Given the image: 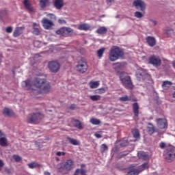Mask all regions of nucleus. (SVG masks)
I'll return each mask as SVG.
<instances>
[{"label":"nucleus","mask_w":175,"mask_h":175,"mask_svg":"<svg viewBox=\"0 0 175 175\" xmlns=\"http://www.w3.org/2000/svg\"><path fill=\"white\" fill-rule=\"evenodd\" d=\"M122 57H124V50L118 46H113L111 48L109 54V59L111 62L117 61Z\"/></svg>","instance_id":"obj_1"},{"label":"nucleus","mask_w":175,"mask_h":175,"mask_svg":"<svg viewBox=\"0 0 175 175\" xmlns=\"http://www.w3.org/2000/svg\"><path fill=\"white\" fill-rule=\"evenodd\" d=\"M163 157L167 162H173L175 159V147L173 146H168L164 151Z\"/></svg>","instance_id":"obj_2"},{"label":"nucleus","mask_w":175,"mask_h":175,"mask_svg":"<svg viewBox=\"0 0 175 175\" xmlns=\"http://www.w3.org/2000/svg\"><path fill=\"white\" fill-rule=\"evenodd\" d=\"M120 79L125 88H127L128 90H132L133 88V83H132L131 77L128 75L124 76V74H121L120 76Z\"/></svg>","instance_id":"obj_3"},{"label":"nucleus","mask_w":175,"mask_h":175,"mask_svg":"<svg viewBox=\"0 0 175 175\" xmlns=\"http://www.w3.org/2000/svg\"><path fill=\"white\" fill-rule=\"evenodd\" d=\"M88 69V66L87 65V62H85L84 59H81L76 66V70L77 72H79V73H85Z\"/></svg>","instance_id":"obj_4"},{"label":"nucleus","mask_w":175,"mask_h":175,"mask_svg":"<svg viewBox=\"0 0 175 175\" xmlns=\"http://www.w3.org/2000/svg\"><path fill=\"white\" fill-rule=\"evenodd\" d=\"M136 77L139 81H144L146 79H150V75L144 69L140 68L137 70Z\"/></svg>","instance_id":"obj_5"},{"label":"nucleus","mask_w":175,"mask_h":175,"mask_svg":"<svg viewBox=\"0 0 175 175\" xmlns=\"http://www.w3.org/2000/svg\"><path fill=\"white\" fill-rule=\"evenodd\" d=\"M57 35H61L64 38H68L69 33H73V29L70 27H63L57 31H56Z\"/></svg>","instance_id":"obj_6"},{"label":"nucleus","mask_w":175,"mask_h":175,"mask_svg":"<svg viewBox=\"0 0 175 175\" xmlns=\"http://www.w3.org/2000/svg\"><path fill=\"white\" fill-rule=\"evenodd\" d=\"M43 118V115L40 114V113H33L31 117L28 120V122L29 124H36L39 120Z\"/></svg>","instance_id":"obj_7"},{"label":"nucleus","mask_w":175,"mask_h":175,"mask_svg":"<svg viewBox=\"0 0 175 175\" xmlns=\"http://www.w3.org/2000/svg\"><path fill=\"white\" fill-rule=\"evenodd\" d=\"M133 5L136 8V9H139L142 12H144V10H146V3L142 0H135Z\"/></svg>","instance_id":"obj_8"},{"label":"nucleus","mask_w":175,"mask_h":175,"mask_svg":"<svg viewBox=\"0 0 175 175\" xmlns=\"http://www.w3.org/2000/svg\"><path fill=\"white\" fill-rule=\"evenodd\" d=\"M149 62L151 65H153L155 68H158V66H161V58L157 56H151L149 58Z\"/></svg>","instance_id":"obj_9"},{"label":"nucleus","mask_w":175,"mask_h":175,"mask_svg":"<svg viewBox=\"0 0 175 175\" xmlns=\"http://www.w3.org/2000/svg\"><path fill=\"white\" fill-rule=\"evenodd\" d=\"M156 122L159 129H166L167 128V120L165 118H158L156 120Z\"/></svg>","instance_id":"obj_10"},{"label":"nucleus","mask_w":175,"mask_h":175,"mask_svg":"<svg viewBox=\"0 0 175 175\" xmlns=\"http://www.w3.org/2000/svg\"><path fill=\"white\" fill-rule=\"evenodd\" d=\"M49 68L50 69L51 72L57 73V72L59 70V63L54 61L50 62L49 63Z\"/></svg>","instance_id":"obj_11"},{"label":"nucleus","mask_w":175,"mask_h":175,"mask_svg":"<svg viewBox=\"0 0 175 175\" xmlns=\"http://www.w3.org/2000/svg\"><path fill=\"white\" fill-rule=\"evenodd\" d=\"M46 84V79H42L40 77L36 78L33 81V85L35 87H37V88L42 89V87Z\"/></svg>","instance_id":"obj_12"},{"label":"nucleus","mask_w":175,"mask_h":175,"mask_svg":"<svg viewBox=\"0 0 175 175\" xmlns=\"http://www.w3.org/2000/svg\"><path fill=\"white\" fill-rule=\"evenodd\" d=\"M42 27H44V29H50L53 25H54V23L53 21L49 20L47 18H44L42 21Z\"/></svg>","instance_id":"obj_13"},{"label":"nucleus","mask_w":175,"mask_h":175,"mask_svg":"<svg viewBox=\"0 0 175 175\" xmlns=\"http://www.w3.org/2000/svg\"><path fill=\"white\" fill-rule=\"evenodd\" d=\"M53 6L57 10H61V9L65 6V3L64 0H54Z\"/></svg>","instance_id":"obj_14"},{"label":"nucleus","mask_w":175,"mask_h":175,"mask_svg":"<svg viewBox=\"0 0 175 175\" xmlns=\"http://www.w3.org/2000/svg\"><path fill=\"white\" fill-rule=\"evenodd\" d=\"M50 90H51V85L50 83H46L42 88H41L39 91L40 94H47V92H50Z\"/></svg>","instance_id":"obj_15"},{"label":"nucleus","mask_w":175,"mask_h":175,"mask_svg":"<svg viewBox=\"0 0 175 175\" xmlns=\"http://www.w3.org/2000/svg\"><path fill=\"white\" fill-rule=\"evenodd\" d=\"M146 40L150 47H154L157 44V40L152 36L146 37Z\"/></svg>","instance_id":"obj_16"},{"label":"nucleus","mask_w":175,"mask_h":175,"mask_svg":"<svg viewBox=\"0 0 175 175\" xmlns=\"http://www.w3.org/2000/svg\"><path fill=\"white\" fill-rule=\"evenodd\" d=\"M23 5L28 12H34L32 4H31V1H29V0H24Z\"/></svg>","instance_id":"obj_17"},{"label":"nucleus","mask_w":175,"mask_h":175,"mask_svg":"<svg viewBox=\"0 0 175 175\" xmlns=\"http://www.w3.org/2000/svg\"><path fill=\"white\" fill-rule=\"evenodd\" d=\"M23 31H24V27H16L13 33L14 38H17L20 36L21 33H23Z\"/></svg>","instance_id":"obj_18"},{"label":"nucleus","mask_w":175,"mask_h":175,"mask_svg":"<svg viewBox=\"0 0 175 175\" xmlns=\"http://www.w3.org/2000/svg\"><path fill=\"white\" fill-rule=\"evenodd\" d=\"M73 166V161L71 159L68 160L64 165V169L66 170H71Z\"/></svg>","instance_id":"obj_19"},{"label":"nucleus","mask_w":175,"mask_h":175,"mask_svg":"<svg viewBox=\"0 0 175 175\" xmlns=\"http://www.w3.org/2000/svg\"><path fill=\"white\" fill-rule=\"evenodd\" d=\"M140 174V170L138 169H135L134 167L129 168V172L127 175H139Z\"/></svg>","instance_id":"obj_20"},{"label":"nucleus","mask_w":175,"mask_h":175,"mask_svg":"<svg viewBox=\"0 0 175 175\" xmlns=\"http://www.w3.org/2000/svg\"><path fill=\"white\" fill-rule=\"evenodd\" d=\"M133 111L135 117H139V104H137V103H134L133 104Z\"/></svg>","instance_id":"obj_21"},{"label":"nucleus","mask_w":175,"mask_h":175,"mask_svg":"<svg viewBox=\"0 0 175 175\" xmlns=\"http://www.w3.org/2000/svg\"><path fill=\"white\" fill-rule=\"evenodd\" d=\"M3 114H4V116H6L7 117H12V116H13L14 113L12 109L8 108H5L3 110Z\"/></svg>","instance_id":"obj_22"},{"label":"nucleus","mask_w":175,"mask_h":175,"mask_svg":"<svg viewBox=\"0 0 175 175\" xmlns=\"http://www.w3.org/2000/svg\"><path fill=\"white\" fill-rule=\"evenodd\" d=\"M137 155L140 159H143L144 161L147 160V159L148 158V154L144 151L138 152Z\"/></svg>","instance_id":"obj_23"},{"label":"nucleus","mask_w":175,"mask_h":175,"mask_svg":"<svg viewBox=\"0 0 175 175\" xmlns=\"http://www.w3.org/2000/svg\"><path fill=\"white\" fill-rule=\"evenodd\" d=\"M22 87L27 90H32V84H31V81H25L22 83Z\"/></svg>","instance_id":"obj_24"},{"label":"nucleus","mask_w":175,"mask_h":175,"mask_svg":"<svg viewBox=\"0 0 175 175\" xmlns=\"http://www.w3.org/2000/svg\"><path fill=\"white\" fill-rule=\"evenodd\" d=\"M0 146H1V147H7V146H8V139H6V137H0Z\"/></svg>","instance_id":"obj_25"},{"label":"nucleus","mask_w":175,"mask_h":175,"mask_svg":"<svg viewBox=\"0 0 175 175\" xmlns=\"http://www.w3.org/2000/svg\"><path fill=\"white\" fill-rule=\"evenodd\" d=\"M107 28L106 27H99L96 30V33H98V35H105V33H107Z\"/></svg>","instance_id":"obj_26"},{"label":"nucleus","mask_w":175,"mask_h":175,"mask_svg":"<svg viewBox=\"0 0 175 175\" xmlns=\"http://www.w3.org/2000/svg\"><path fill=\"white\" fill-rule=\"evenodd\" d=\"M172 84H173L171 81H164L162 83V87L163 90H169L170 87H172Z\"/></svg>","instance_id":"obj_27"},{"label":"nucleus","mask_w":175,"mask_h":175,"mask_svg":"<svg viewBox=\"0 0 175 175\" xmlns=\"http://www.w3.org/2000/svg\"><path fill=\"white\" fill-rule=\"evenodd\" d=\"M148 132L150 135H152V133H154L155 132V126H154V124L152 123L148 124Z\"/></svg>","instance_id":"obj_28"},{"label":"nucleus","mask_w":175,"mask_h":175,"mask_svg":"<svg viewBox=\"0 0 175 175\" xmlns=\"http://www.w3.org/2000/svg\"><path fill=\"white\" fill-rule=\"evenodd\" d=\"M36 27H38V24L33 23V33L34 35H40V29Z\"/></svg>","instance_id":"obj_29"},{"label":"nucleus","mask_w":175,"mask_h":175,"mask_svg":"<svg viewBox=\"0 0 175 175\" xmlns=\"http://www.w3.org/2000/svg\"><path fill=\"white\" fill-rule=\"evenodd\" d=\"M124 63H116L115 64L114 69L116 70V72H118V70H122L124 69Z\"/></svg>","instance_id":"obj_30"},{"label":"nucleus","mask_w":175,"mask_h":175,"mask_svg":"<svg viewBox=\"0 0 175 175\" xmlns=\"http://www.w3.org/2000/svg\"><path fill=\"white\" fill-rule=\"evenodd\" d=\"M50 3V0H40V6L42 9H44Z\"/></svg>","instance_id":"obj_31"},{"label":"nucleus","mask_w":175,"mask_h":175,"mask_svg":"<svg viewBox=\"0 0 175 175\" xmlns=\"http://www.w3.org/2000/svg\"><path fill=\"white\" fill-rule=\"evenodd\" d=\"M90 122L92 124V125H100L102 122L99 119L92 118L90 119Z\"/></svg>","instance_id":"obj_32"},{"label":"nucleus","mask_w":175,"mask_h":175,"mask_svg":"<svg viewBox=\"0 0 175 175\" xmlns=\"http://www.w3.org/2000/svg\"><path fill=\"white\" fill-rule=\"evenodd\" d=\"M78 29H80V31H88L90 25L88 24H81L79 26Z\"/></svg>","instance_id":"obj_33"},{"label":"nucleus","mask_w":175,"mask_h":175,"mask_svg":"<svg viewBox=\"0 0 175 175\" xmlns=\"http://www.w3.org/2000/svg\"><path fill=\"white\" fill-rule=\"evenodd\" d=\"M132 134L133 137L137 140V139H140V133H139V130L134 129L132 131Z\"/></svg>","instance_id":"obj_34"},{"label":"nucleus","mask_w":175,"mask_h":175,"mask_svg":"<svg viewBox=\"0 0 175 175\" xmlns=\"http://www.w3.org/2000/svg\"><path fill=\"white\" fill-rule=\"evenodd\" d=\"M90 88H98L99 87V81H90L89 83Z\"/></svg>","instance_id":"obj_35"},{"label":"nucleus","mask_w":175,"mask_h":175,"mask_svg":"<svg viewBox=\"0 0 175 175\" xmlns=\"http://www.w3.org/2000/svg\"><path fill=\"white\" fill-rule=\"evenodd\" d=\"M29 169H35L36 167H40V164L36 162H32L28 164Z\"/></svg>","instance_id":"obj_36"},{"label":"nucleus","mask_w":175,"mask_h":175,"mask_svg":"<svg viewBox=\"0 0 175 175\" xmlns=\"http://www.w3.org/2000/svg\"><path fill=\"white\" fill-rule=\"evenodd\" d=\"M148 163H144L141 166H139L138 170H139L140 173H142V172H144L146 169H148Z\"/></svg>","instance_id":"obj_37"},{"label":"nucleus","mask_w":175,"mask_h":175,"mask_svg":"<svg viewBox=\"0 0 175 175\" xmlns=\"http://www.w3.org/2000/svg\"><path fill=\"white\" fill-rule=\"evenodd\" d=\"M101 98H102V96H100L99 95H92V96H90V98L91 99V100H93V102H96L98 100H100Z\"/></svg>","instance_id":"obj_38"},{"label":"nucleus","mask_w":175,"mask_h":175,"mask_svg":"<svg viewBox=\"0 0 175 175\" xmlns=\"http://www.w3.org/2000/svg\"><path fill=\"white\" fill-rule=\"evenodd\" d=\"M105 50H106L105 48H101L97 51V55L98 58H101L103 57V53H105Z\"/></svg>","instance_id":"obj_39"},{"label":"nucleus","mask_w":175,"mask_h":175,"mask_svg":"<svg viewBox=\"0 0 175 175\" xmlns=\"http://www.w3.org/2000/svg\"><path fill=\"white\" fill-rule=\"evenodd\" d=\"M74 125L75 128H77L78 129H83V126H81V122L79 120H75L74 121Z\"/></svg>","instance_id":"obj_40"},{"label":"nucleus","mask_w":175,"mask_h":175,"mask_svg":"<svg viewBox=\"0 0 175 175\" xmlns=\"http://www.w3.org/2000/svg\"><path fill=\"white\" fill-rule=\"evenodd\" d=\"M119 100H121V102H128L129 100H131V97L125 95L120 97Z\"/></svg>","instance_id":"obj_41"},{"label":"nucleus","mask_w":175,"mask_h":175,"mask_svg":"<svg viewBox=\"0 0 175 175\" xmlns=\"http://www.w3.org/2000/svg\"><path fill=\"white\" fill-rule=\"evenodd\" d=\"M12 158L15 161V162H21V161H23V158L17 154H14L12 156Z\"/></svg>","instance_id":"obj_42"},{"label":"nucleus","mask_w":175,"mask_h":175,"mask_svg":"<svg viewBox=\"0 0 175 175\" xmlns=\"http://www.w3.org/2000/svg\"><path fill=\"white\" fill-rule=\"evenodd\" d=\"M107 90V88H101L96 90V94H105L106 91Z\"/></svg>","instance_id":"obj_43"},{"label":"nucleus","mask_w":175,"mask_h":175,"mask_svg":"<svg viewBox=\"0 0 175 175\" xmlns=\"http://www.w3.org/2000/svg\"><path fill=\"white\" fill-rule=\"evenodd\" d=\"M107 150H109V148L107 146L106 144H103L101 146H100V151L101 152H106V151H107Z\"/></svg>","instance_id":"obj_44"},{"label":"nucleus","mask_w":175,"mask_h":175,"mask_svg":"<svg viewBox=\"0 0 175 175\" xmlns=\"http://www.w3.org/2000/svg\"><path fill=\"white\" fill-rule=\"evenodd\" d=\"M68 140L71 144L73 146H79V142L73 138H68Z\"/></svg>","instance_id":"obj_45"},{"label":"nucleus","mask_w":175,"mask_h":175,"mask_svg":"<svg viewBox=\"0 0 175 175\" xmlns=\"http://www.w3.org/2000/svg\"><path fill=\"white\" fill-rule=\"evenodd\" d=\"M121 147H126V146H128V139L124 138L123 140V142L120 143Z\"/></svg>","instance_id":"obj_46"},{"label":"nucleus","mask_w":175,"mask_h":175,"mask_svg":"<svg viewBox=\"0 0 175 175\" xmlns=\"http://www.w3.org/2000/svg\"><path fill=\"white\" fill-rule=\"evenodd\" d=\"M135 17H136L137 18H142V17H143V14L140 12H135Z\"/></svg>","instance_id":"obj_47"},{"label":"nucleus","mask_w":175,"mask_h":175,"mask_svg":"<svg viewBox=\"0 0 175 175\" xmlns=\"http://www.w3.org/2000/svg\"><path fill=\"white\" fill-rule=\"evenodd\" d=\"M94 136L97 137V139H100V137H102V131L95 133Z\"/></svg>","instance_id":"obj_48"},{"label":"nucleus","mask_w":175,"mask_h":175,"mask_svg":"<svg viewBox=\"0 0 175 175\" xmlns=\"http://www.w3.org/2000/svg\"><path fill=\"white\" fill-rule=\"evenodd\" d=\"M13 31V27H8L6 29H5V31L7 32V33H12Z\"/></svg>","instance_id":"obj_49"},{"label":"nucleus","mask_w":175,"mask_h":175,"mask_svg":"<svg viewBox=\"0 0 175 175\" xmlns=\"http://www.w3.org/2000/svg\"><path fill=\"white\" fill-rule=\"evenodd\" d=\"M159 147L160 148H161L162 150H163L164 148H166V143L165 142H161L159 144Z\"/></svg>","instance_id":"obj_50"},{"label":"nucleus","mask_w":175,"mask_h":175,"mask_svg":"<svg viewBox=\"0 0 175 175\" xmlns=\"http://www.w3.org/2000/svg\"><path fill=\"white\" fill-rule=\"evenodd\" d=\"M47 17H50L51 20H55V15L54 14H48Z\"/></svg>","instance_id":"obj_51"},{"label":"nucleus","mask_w":175,"mask_h":175,"mask_svg":"<svg viewBox=\"0 0 175 175\" xmlns=\"http://www.w3.org/2000/svg\"><path fill=\"white\" fill-rule=\"evenodd\" d=\"M165 33L169 36L171 33H173V30L172 29H168L166 30Z\"/></svg>","instance_id":"obj_52"},{"label":"nucleus","mask_w":175,"mask_h":175,"mask_svg":"<svg viewBox=\"0 0 175 175\" xmlns=\"http://www.w3.org/2000/svg\"><path fill=\"white\" fill-rule=\"evenodd\" d=\"M56 155L57 157H64V155H65V152H57L56 153Z\"/></svg>","instance_id":"obj_53"},{"label":"nucleus","mask_w":175,"mask_h":175,"mask_svg":"<svg viewBox=\"0 0 175 175\" xmlns=\"http://www.w3.org/2000/svg\"><path fill=\"white\" fill-rule=\"evenodd\" d=\"M4 172H5L7 173V174H12V170H10V169L5 167L4 169Z\"/></svg>","instance_id":"obj_54"},{"label":"nucleus","mask_w":175,"mask_h":175,"mask_svg":"<svg viewBox=\"0 0 175 175\" xmlns=\"http://www.w3.org/2000/svg\"><path fill=\"white\" fill-rule=\"evenodd\" d=\"M5 166V163L3 161L0 159V170H2V167Z\"/></svg>","instance_id":"obj_55"},{"label":"nucleus","mask_w":175,"mask_h":175,"mask_svg":"<svg viewBox=\"0 0 175 175\" xmlns=\"http://www.w3.org/2000/svg\"><path fill=\"white\" fill-rule=\"evenodd\" d=\"M113 2H114V0H107L108 6H111V3H113Z\"/></svg>","instance_id":"obj_56"},{"label":"nucleus","mask_w":175,"mask_h":175,"mask_svg":"<svg viewBox=\"0 0 175 175\" xmlns=\"http://www.w3.org/2000/svg\"><path fill=\"white\" fill-rule=\"evenodd\" d=\"M58 23H59V24H64V23H65V21H64V20L59 19V20H58Z\"/></svg>","instance_id":"obj_57"},{"label":"nucleus","mask_w":175,"mask_h":175,"mask_svg":"<svg viewBox=\"0 0 175 175\" xmlns=\"http://www.w3.org/2000/svg\"><path fill=\"white\" fill-rule=\"evenodd\" d=\"M152 24H154V25H157V24H158L157 21H152Z\"/></svg>","instance_id":"obj_58"},{"label":"nucleus","mask_w":175,"mask_h":175,"mask_svg":"<svg viewBox=\"0 0 175 175\" xmlns=\"http://www.w3.org/2000/svg\"><path fill=\"white\" fill-rule=\"evenodd\" d=\"M44 175H51V174H50V172H44Z\"/></svg>","instance_id":"obj_59"},{"label":"nucleus","mask_w":175,"mask_h":175,"mask_svg":"<svg viewBox=\"0 0 175 175\" xmlns=\"http://www.w3.org/2000/svg\"><path fill=\"white\" fill-rule=\"evenodd\" d=\"M4 134L2 133V131L0 130V137H2V136H3Z\"/></svg>","instance_id":"obj_60"},{"label":"nucleus","mask_w":175,"mask_h":175,"mask_svg":"<svg viewBox=\"0 0 175 175\" xmlns=\"http://www.w3.org/2000/svg\"><path fill=\"white\" fill-rule=\"evenodd\" d=\"M2 61V57L0 56V62Z\"/></svg>","instance_id":"obj_61"},{"label":"nucleus","mask_w":175,"mask_h":175,"mask_svg":"<svg viewBox=\"0 0 175 175\" xmlns=\"http://www.w3.org/2000/svg\"><path fill=\"white\" fill-rule=\"evenodd\" d=\"M70 109H73V105H72V106L70 107Z\"/></svg>","instance_id":"obj_62"}]
</instances>
